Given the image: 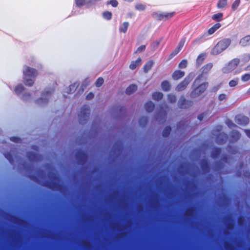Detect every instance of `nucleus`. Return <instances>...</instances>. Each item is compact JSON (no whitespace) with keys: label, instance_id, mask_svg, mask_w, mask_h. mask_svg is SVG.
I'll return each instance as SVG.
<instances>
[{"label":"nucleus","instance_id":"49","mask_svg":"<svg viewBox=\"0 0 250 250\" xmlns=\"http://www.w3.org/2000/svg\"><path fill=\"white\" fill-rule=\"evenodd\" d=\"M159 44H160L159 42H157V41L154 42L152 43V44L151 45V47L153 49L155 50L156 49H157L158 48V47L159 45Z\"/></svg>","mask_w":250,"mask_h":250},{"label":"nucleus","instance_id":"48","mask_svg":"<svg viewBox=\"0 0 250 250\" xmlns=\"http://www.w3.org/2000/svg\"><path fill=\"white\" fill-rule=\"evenodd\" d=\"M10 140L15 143H19L21 142V139L18 137L13 136L10 137Z\"/></svg>","mask_w":250,"mask_h":250},{"label":"nucleus","instance_id":"46","mask_svg":"<svg viewBox=\"0 0 250 250\" xmlns=\"http://www.w3.org/2000/svg\"><path fill=\"white\" fill-rule=\"evenodd\" d=\"M227 99V96L225 94L222 93L219 95L218 96V100L220 101H222L223 100H226Z\"/></svg>","mask_w":250,"mask_h":250},{"label":"nucleus","instance_id":"58","mask_svg":"<svg viewBox=\"0 0 250 250\" xmlns=\"http://www.w3.org/2000/svg\"><path fill=\"white\" fill-rule=\"evenodd\" d=\"M124 110H125L124 106H122L119 109L120 112H122Z\"/></svg>","mask_w":250,"mask_h":250},{"label":"nucleus","instance_id":"62","mask_svg":"<svg viewBox=\"0 0 250 250\" xmlns=\"http://www.w3.org/2000/svg\"><path fill=\"white\" fill-rule=\"evenodd\" d=\"M30 178L32 179H34V178H36V177L34 175H31Z\"/></svg>","mask_w":250,"mask_h":250},{"label":"nucleus","instance_id":"42","mask_svg":"<svg viewBox=\"0 0 250 250\" xmlns=\"http://www.w3.org/2000/svg\"><path fill=\"white\" fill-rule=\"evenodd\" d=\"M85 3L86 0H75L76 5L79 7L83 6Z\"/></svg>","mask_w":250,"mask_h":250},{"label":"nucleus","instance_id":"39","mask_svg":"<svg viewBox=\"0 0 250 250\" xmlns=\"http://www.w3.org/2000/svg\"><path fill=\"white\" fill-rule=\"evenodd\" d=\"M146 5L142 3H137L135 5V9L139 11H144L146 9Z\"/></svg>","mask_w":250,"mask_h":250},{"label":"nucleus","instance_id":"50","mask_svg":"<svg viewBox=\"0 0 250 250\" xmlns=\"http://www.w3.org/2000/svg\"><path fill=\"white\" fill-rule=\"evenodd\" d=\"M109 3L114 7H117L118 4V2L116 0H111L109 2Z\"/></svg>","mask_w":250,"mask_h":250},{"label":"nucleus","instance_id":"12","mask_svg":"<svg viewBox=\"0 0 250 250\" xmlns=\"http://www.w3.org/2000/svg\"><path fill=\"white\" fill-rule=\"evenodd\" d=\"M201 167L204 172H208L210 170V166L208 160L206 159H202L201 161Z\"/></svg>","mask_w":250,"mask_h":250},{"label":"nucleus","instance_id":"40","mask_svg":"<svg viewBox=\"0 0 250 250\" xmlns=\"http://www.w3.org/2000/svg\"><path fill=\"white\" fill-rule=\"evenodd\" d=\"M188 62L186 60H182L178 64V67L180 68H185L187 67Z\"/></svg>","mask_w":250,"mask_h":250},{"label":"nucleus","instance_id":"35","mask_svg":"<svg viewBox=\"0 0 250 250\" xmlns=\"http://www.w3.org/2000/svg\"><path fill=\"white\" fill-rule=\"evenodd\" d=\"M204 60L205 55L204 54H201L198 56L196 59V62L198 64H201L203 63Z\"/></svg>","mask_w":250,"mask_h":250},{"label":"nucleus","instance_id":"55","mask_svg":"<svg viewBox=\"0 0 250 250\" xmlns=\"http://www.w3.org/2000/svg\"><path fill=\"white\" fill-rule=\"evenodd\" d=\"M204 117V114L202 113V114H200L199 115H198V119L199 120L202 121L203 120Z\"/></svg>","mask_w":250,"mask_h":250},{"label":"nucleus","instance_id":"20","mask_svg":"<svg viewBox=\"0 0 250 250\" xmlns=\"http://www.w3.org/2000/svg\"><path fill=\"white\" fill-rule=\"evenodd\" d=\"M137 89V86L135 84L129 85L126 89L125 92L128 95H130L135 92Z\"/></svg>","mask_w":250,"mask_h":250},{"label":"nucleus","instance_id":"3","mask_svg":"<svg viewBox=\"0 0 250 250\" xmlns=\"http://www.w3.org/2000/svg\"><path fill=\"white\" fill-rule=\"evenodd\" d=\"M208 86V83L204 82L197 87L195 88L191 92L190 96L192 98H196L204 93Z\"/></svg>","mask_w":250,"mask_h":250},{"label":"nucleus","instance_id":"60","mask_svg":"<svg viewBox=\"0 0 250 250\" xmlns=\"http://www.w3.org/2000/svg\"><path fill=\"white\" fill-rule=\"evenodd\" d=\"M69 88H70V89H71L72 88L73 89H75V85H72H72H70L69 86Z\"/></svg>","mask_w":250,"mask_h":250},{"label":"nucleus","instance_id":"6","mask_svg":"<svg viewBox=\"0 0 250 250\" xmlns=\"http://www.w3.org/2000/svg\"><path fill=\"white\" fill-rule=\"evenodd\" d=\"M191 80L189 77L185 78L181 82H180L176 86V90L177 91H182L185 90L188 84L190 83Z\"/></svg>","mask_w":250,"mask_h":250},{"label":"nucleus","instance_id":"13","mask_svg":"<svg viewBox=\"0 0 250 250\" xmlns=\"http://www.w3.org/2000/svg\"><path fill=\"white\" fill-rule=\"evenodd\" d=\"M240 63V60L238 58H234L230 61L228 64V67L229 70L235 69Z\"/></svg>","mask_w":250,"mask_h":250},{"label":"nucleus","instance_id":"5","mask_svg":"<svg viewBox=\"0 0 250 250\" xmlns=\"http://www.w3.org/2000/svg\"><path fill=\"white\" fill-rule=\"evenodd\" d=\"M176 13L172 12H163L161 13H156V18L158 21H167L172 18Z\"/></svg>","mask_w":250,"mask_h":250},{"label":"nucleus","instance_id":"14","mask_svg":"<svg viewBox=\"0 0 250 250\" xmlns=\"http://www.w3.org/2000/svg\"><path fill=\"white\" fill-rule=\"evenodd\" d=\"M185 75V72L183 71L177 70H175L172 74V77L174 80H178Z\"/></svg>","mask_w":250,"mask_h":250},{"label":"nucleus","instance_id":"19","mask_svg":"<svg viewBox=\"0 0 250 250\" xmlns=\"http://www.w3.org/2000/svg\"><path fill=\"white\" fill-rule=\"evenodd\" d=\"M155 105L151 101H148L145 105L146 110L148 112H152L154 109Z\"/></svg>","mask_w":250,"mask_h":250},{"label":"nucleus","instance_id":"38","mask_svg":"<svg viewBox=\"0 0 250 250\" xmlns=\"http://www.w3.org/2000/svg\"><path fill=\"white\" fill-rule=\"evenodd\" d=\"M239 79L238 78L229 81V84L230 87H234L238 83Z\"/></svg>","mask_w":250,"mask_h":250},{"label":"nucleus","instance_id":"26","mask_svg":"<svg viewBox=\"0 0 250 250\" xmlns=\"http://www.w3.org/2000/svg\"><path fill=\"white\" fill-rule=\"evenodd\" d=\"M223 14L222 13H218L212 16L211 18L213 21H220L222 20Z\"/></svg>","mask_w":250,"mask_h":250},{"label":"nucleus","instance_id":"16","mask_svg":"<svg viewBox=\"0 0 250 250\" xmlns=\"http://www.w3.org/2000/svg\"><path fill=\"white\" fill-rule=\"evenodd\" d=\"M221 26V24L217 22L214 24L211 27L209 28L207 31L208 35L213 34L216 31H217Z\"/></svg>","mask_w":250,"mask_h":250},{"label":"nucleus","instance_id":"31","mask_svg":"<svg viewBox=\"0 0 250 250\" xmlns=\"http://www.w3.org/2000/svg\"><path fill=\"white\" fill-rule=\"evenodd\" d=\"M167 100L170 103H175L176 102V96L172 94H169L167 95Z\"/></svg>","mask_w":250,"mask_h":250},{"label":"nucleus","instance_id":"56","mask_svg":"<svg viewBox=\"0 0 250 250\" xmlns=\"http://www.w3.org/2000/svg\"><path fill=\"white\" fill-rule=\"evenodd\" d=\"M246 133L247 135L249 138H250V130H246Z\"/></svg>","mask_w":250,"mask_h":250},{"label":"nucleus","instance_id":"37","mask_svg":"<svg viewBox=\"0 0 250 250\" xmlns=\"http://www.w3.org/2000/svg\"><path fill=\"white\" fill-rule=\"evenodd\" d=\"M104 83V80L102 77H99L97 79L95 82V85L97 87H100Z\"/></svg>","mask_w":250,"mask_h":250},{"label":"nucleus","instance_id":"22","mask_svg":"<svg viewBox=\"0 0 250 250\" xmlns=\"http://www.w3.org/2000/svg\"><path fill=\"white\" fill-rule=\"evenodd\" d=\"M221 152L222 150L221 148L214 147L211 152V157L214 159H216L220 156Z\"/></svg>","mask_w":250,"mask_h":250},{"label":"nucleus","instance_id":"54","mask_svg":"<svg viewBox=\"0 0 250 250\" xmlns=\"http://www.w3.org/2000/svg\"><path fill=\"white\" fill-rule=\"evenodd\" d=\"M222 160L226 163L227 162L228 160V157L227 156V155H225L222 158Z\"/></svg>","mask_w":250,"mask_h":250},{"label":"nucleus","instance_id":"34","mask_svg":"<svg viewBox=\"0 0 250 250\" xmlns=\"http://www.w3.org/2000/svg\"><path fill=\"white\" fill-rule=\"evenodd\" d=\"M186 41V38L184 37H183L180 41L178 46L176 47L178 49H179L180 50H181L182 48H183V46L184 45L185 42Z\"/></svg>","mask_w":250,"mask_h":250},{"label":"nucleus","instance_id":"11","mask_svg":"<svg viewBox=\"0 0 250 250\" xmlns=\"http://www.w3.org/2000/svg\"><path fill=\"white\" fill-rule=\"evenodd\" d=\"M230 140L231 142H235L237 141L241 137L240 132L235 130H232L230 134Z\"/></svg>","mask_w":250,"mask_h":250},{"label":"nucleus","instance_id":"18","mask_svg":"<svg viewBox=\"0 0 250 250\" xmlns=\"http://www.w3.org/2000/svg\"><path fill=\"white\" fill-rule=\"evenodd\" d=\"M239 43L243 46H246L250 45V35L246 36L241 39Z\"/></svg>","mask_w":250,"mask_h":250},{"label":"nucleus","instance_id":"7","mask_svg":"<svg viewBox=\"0 0 250 250\" xmlns=\"http://www.w3.org/2000/svg\"><path fill=\"white\" fill-rule=\"evenodd\" d=\"M76 156L79 164H84L87 159L86 154L83 151H78L76 153Z\"/></svg>","mask_w":250,"mask_h":250},{"label":"nucleus","instance_id":"53","mask_svg":"<svg viewBox=\"0 0 250 250\" xmlns=\"http://www.w3.org/2000/svg\"><path fill=\"white\" fill-rule=\"evenodd\" d=\"M201 77H202L201 75H200V76H198V77L196 78V79L194 81V84H195L196 83H198L200 82V79H201Z\"/></svg>","mask_w":250,"mask_h":250},{"label":"nucleus","instance_id":"59","mask_svg":"<svg viewBox=\"0 0 250 250\" xmlns=\"http://www.w3.org/2000/svg\"><path fill=\"white\" fill-rule=\"evenodd\" d=\"M46 95H48V94H51L53 91H46Z\"/></svg>","mask_w":250,"mask_h":250},{"label":"nucleus","instance_id":"30","mask_svg":"<svg viewBox=\"0 0 250 250\" xmlns=\"http://www.w3.org/2000/svg\"><path fill=\"white\" fill-rule=\"evenodd\" d=\"M227 4V0H219L218 1L217 6L218 8H224Z\"/></svg>","mask_w":250,"mask_h":250},{"label":"nucleus","instance_id":"32","mask_svg":"<svg viewBox=\"0 0 250 250\" xmlns=\"http://www.w3.org/2000/svg\"><path fill=\"white\" fill-rule=\"evenodd\" d=\"M112 13L110 11H104L103 13V16L104 18L106 20H110L112 18Z\"/></svg>","mask_w":250,"mask_h":250},{"label":"nucleus","instance_id":"2","mask_svg":"<svg viewBox=\"0 0 250 250\" xmlns=\"http://www.w3.org/2000/svg\"><path fill=\"white\" fill-rule=\"evenodd\" d=\"M231 41L230 39H224L220 41L214 46L211 50V53L213 55H217L226 48L230 44Z\"/></svg>","mask_w":250,"mask_h":250},{"label":"nucleus","instance_id":"10","mask_svg":"<svg viewBox=\"0 0 250 250\" xmlns=\"http://www.w3.org/2000/svg\"><path fill=\"white\" fill-rule=\"evenodd\" d=\"M235 122L239 125H246L249 124V119L244 115H238L235 118Z\"/></svg>","mask_w":250,"mask_h":250},{"label":"nucleus","instance_id":"4","mask_svg":"<svg viewBox=\"0 0 250 250\" xmlns=\"http://www.w3.org/2000/svg\"><path fill=\"white\" fill-rule=\"evenodd\" d=\"M90 113V109L88 105H84L81 108L80 113L79 114V118L80 122L86 121Z\"/></svg>","mask_w":250,"mask_h":250},{"label":"nucleus","instance_id":"44","mask_svg":"<svg viewBox=\"0 0 250 250\" xmlns=\"http://www.w3.org/2000/svg\"><path fill=\"white\" fill-rule=\"evenodd\" d=\"M241 80L244 82L250 80V74L246 73L243 75L241 77Z\"/></svg>","mask_w":250,"mask_h":250},{"label":"nucleus","instance_id":"25","mask_svg":"<svg viewBox=\"0 0 250 250\" xmlns=\"http://www.w3.org/2000/svg\"><path fill=\"white\" fill-rule=\"evenodd\" d=\"M163 97V94L161 92H155L152 94V98L154 100L160 101Z\"/></svg>","mask_w":250,"mask_h":250},{"label":"nucleus","instance_id":"27","mask_svg":"<svg viewBox=\"0 0 250 250\" xmlns=\"http://www.w3.org/2000/svg\"><path fill=\"white\" fill-rule=\"evenodd\" d=\"M213 66V64L212 63H208L202 67V72L204 73H207L209 72Z\"/></svg>","mask_w":250,"mask_h":250},{"label":"nucleus","instance_id":"28","mask_svg":"<svg viewBox=\"0 0 250 250\" xmlns=\"http://www.w3.org/2000/svg\"><path fill=\"white\" fill-rule=\"evenodd\" d=\"M148 121V118L146 116L141 117L139 120V123L140 125L145 126Z\"/></svg>","mask_w":250,"mask_h":250},{"label":"nucleus","instance_id":"1","mask_svg":"<svg viewBox=\"0 0 250 250\" xmlns=\"http://www.w3.org/2000/svg\"><path fill=\"white\" fill-rule=\"evenodd\" d=\"M24 84L28 86H32L34 83L35 79L38 75V71L33 68L24 66L23 71Z\"/></svg>","mask_w":250,"mask_h":250},{"label":"nucleus","instance_id":"15","mask_svg":"<svg viewBox=\"0 0 250 250\" xmlns=\"http://www.w3.org/2000/svg\"><path fill=\"white\" fill-rule=\"evenodd\" d=\"M142 63V60L141 58H138L136 61H132L129 65V68L131 70H134L136 68L140 65Z\"/></svg>","mask_w":250,"mask_h":250},{"label":"nucleus","instance_id":"29","mask_svg":"<svg viewBox=\"0 0 250 250\" xmlns=\"http://www.w3.org/2000/svg\"><path fill=\"white\" fill-rule=\"evenodd\" d=\"M171 128L170 126H167L163 130V136L165 137H168L171 132Z\"/></svg>","mask_w":250,"mask_h":250},{"label":"nucleus","instance_id":"33","mask_svg":"<svg viewBox=\"0 0 250 250\" xmlns=\"http://www.w3.org/2000/svg\"><path fill=\"white\" fill-rule=\"evenodd\" d=\"M24 87L21 84H18L15 88V91L17 94H20L24 90Z\"/></svg>","mask_w":250,"mask_h":250},{"label":"nucleus","instance_id":"9","mask_svg":"<svg viewBox=\"0 0 250 250\" xmlns=\"http://www.w3.org/2000/svg\"><path fill=\"white\" fill-rule=\"evenodd\" d=\"M192 104V102L187 101L184 96H181L178 102V107L180 108H187Z\"/></svg>","mask_w":250,"mask_h":250},{"label":"nucleus","instance_id":"23","mask_svg":"<svg viewBox=\"0 0 250 250\" xmlns=\"http://www.w3.org/2000/svg\"><path fill=\"white\" fill-rule=\"evenodd\" d=\"M59 186H60V185L58 183H57L56 182L46 181L45 183V186H46V187H47V188H51V189H53L54 188H57Z\"/></svg>","mask_w":250,"mask_h":250},{"label":"nucleus","instance_id":"57","mask_svg":"<svg viewBox=\"0 0 250 250\" xmlns=\"http://www.w3.org/2000/svg\"><path fill=\"white\" fill-rule=\"evenodd\" d=\"M233 228V225L232 224H229L228 225V228L229 229H232Z\"/></svg>","mask_w":250,"mask_h":250},{"label":"nucleus","instance_id":"52","mask_svg":"<svg viewBox=\"0 0 250 250\" xmlns=\"http://www.w3.org/2000/svg\"><path fill=\"white\" fill-rule=\"evenodd\" d=\"M244 57L246 61H249L250 60V54H245L244 55Z\"/></svg>","mask_w":250,"mask_h":250},{"label":"nucleus","instance_id":"61","mask_svg":"<svg viewBox=\"0 0 250 250\" xmlns=\"http://www.w3.org/2000/svg\"><path fill=\"white\" fill-rule=\"evenodd\" d=\"M246 70H250V64L247 66Z\"/></svg>","mask_w":250,"mask_h":250},{"label":"nucleus","instance_id":"45","mask_svg":"<svg viewBox=\"0 0 250 250\" xmlns=\"http://www.w3.org/2000/svg\"><path fill=\"white\" fill-rule=\"evenodd\" d=\"M146 49V45H142L139 47L137 48V49L135 51L134 53H140L144 51H145Z\"/></svg>","mask_w":250,"mask_h":250},{"label":"nucleus","instance_id":"43","mask_svg":"<svg viewBox=\"0 0 250 250\" xmlns=\"http://www.w3.org/2000/svg\"><path fill=\"white\" fill-rule=\"evenodd\" d=\"M181 50L178 48L176 47V48L172 51V52L169 55L168 57V59H171L176 55H177Z\"/></svg>","mask_w":250,"mask_h":250},{"label":"nucleus","instance_id":"36","mask_svg":"<svg viewBox=\"0 0 250 250\" xmlns=\"http://www.w3.org/2000/svg\"><path fill=\"white\" fill-rule=\"evenodd\" d=\"M4 156L10 163H12L13 162V158L11 152H6L4 154Z\"/></svg>","mask_w":250,"mask_h":250},{"label":"nucleus","instance_id":"21","mask_svg":"<svg viewBox=\"0 0 250 250\" xmlns=\"http://www.w3.org/2000/svg\"><path fill=\"white\" fill-rule=\"evenodd\" d=\"M154 64V62L152 60H150L146 62L143 66V70L144 72L147 73L152 67Z\"/></svg>","mask_w":250,"mask_h":250},{"label":"nucleus","instance_id":"24","mask_svg":"<svg viewBox=\"0 0 250 250\" xmlns=\"http://www.w3.org/2000/svg\"><path fill=\"white\" fill-rule=\"evenodd\" d=\"M129 26V23L127 21L123 22L119 27V31L121 33H125L127 30Z\"/></svg>","mask_w":250,"mask_h":250},{"label":"nucleus","instance_id":"51","mask_svg":"<svg viewBox=\"0 0 250 250\" xmlns=\"http://www.w3.org/2000/svg\"><path fill=\"white\" fill-rule=\"evenodd\" d=\"M94 97V94L92 92H89L86 96L87 100H91Z\"/></svg>","mask_w":250,"mask_h":250},{"label":"nucleus","instance_id":"41","mask_svg":"<svg viewBox=\"0 0 250 250\" xmlns=\"http://www.w3.org/2000/svg\"><path fill=\"white\" fill-rule=\"evenodd\" d=\"M240 3V0H235L231 5V8L233 10H235L237 9Z\"/></svg>","mask_w":250,"mask_h":250},{"label":"nucleus","instance_id":"8","mask_svg":"<svg viewBox=\"0 0 250 250\" xmlns=\"http://www.w3.org/2000/svg\"><path fill=\"white\" fill-rule=\"evenodd\" d=\"M228 139L227 134L225 132L218 133L216 137V143L219 145H222L225 143Z\"/></svg>","mask_w":250,"mask_h":250},{"label":"nucleus","instance_id":"63","mask_svg":"<svg viewBox=\"0 0 250 250\" xmlns=\"http://www.w3.org/2000/svg\"><path fill=\"white\" fill-rule=\"evenodd\" d=\"M42 100H43V99H42V98H39V99H37V101L38 102H39L40 101H42Z\"/></svg>","mask_w":250,"mask_h":250},{"label":"nucleus","instance_id":"47","mask_svg":"<svg viewBox=\"0 0 250 250\" xmlns=\"http://www.w3.org/2000/svg\"><path fill=\"white\" fill-rule=\"evenodd\" d=\"M193 208H191L187 210V211L186 212V215L187 216H192L193 213Z\"/></svg>","mask_w":250,"mask_h":250},{"label":"nucleus","instance_id":"17","mask_svg":"<svg viewBox=\"0 0 250 250\" xmlns=\"http://www.w3.org/2000/svg\"><path fill=\"white\" fill-rule=\"evenodd\" d=\"M161 87L163 91L167 92L171 89V84L168 81L165 80L162 82Z\"/></svg>","mask_w":250,"mask_h":250},{"label":"nucleus","instance_id":"64","mask_svg":"<svg viewBox=\"0 0 250 250\" xmlns=\"http://www.w3.org/2000/svg\"><path fill=\"white\" fill-rule=\"evenodd\" d=\"M248 93H250V88L248 89Z\"/></svg>","mask_w":250,"mask_h":250}]
</instances>
